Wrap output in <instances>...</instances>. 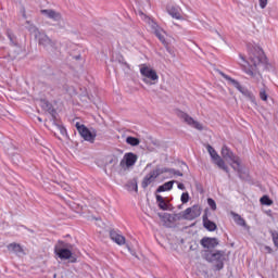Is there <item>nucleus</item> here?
Segmentation results:
<instances>
[{"label": "nucleus", "instance_id": "nucleus-1", "mask_svg": "<svg viewBox=\"0 0 278 278\" xmlns=\"http://www.w3.org/2000/svg\"><path fill=\"white\" fill-rule=\"evenodd\" d=\"M248 51L249 62H247L242 54L239 55L242 62H245L247 64L242 66V71L245 75L252 77L256 84H260L262 74L260 73V70H257V66H260V64H266V54H264V50L257 45L248 46Z\"/></svg>", "mask_w": 278, "mask_h": 278}, {"label": "nucleus", "instance_id": "nucleus-2", "mask_svg": "<svg viewBox=\"0 0 278 278\" xmlns=\"http://www.w3.org/2000/svg\"><path fill=\"white\" fill-rule=\"evenodd\" d=\"M73 245L71 243H66L64 241H58L54 245V255L59 257V260H73Z\"/></svg>", "mask_w": 278, "mask_h": 278}, {"label": "nucleus", "instance_id": "nucleus-3", "mask_svg": "<svg viewBox=\"0 0 278 278\" xmlns=\"http://www.w3.org/2000/svg\"><path fill=\"white\" fill-rule=\"evenodd\" d=\"M222 157L223 160H226V162H230L231 168L233 170H237V173H240V156L236 155L231 149L227 146H223L222 148Z\"/></svg>", "mask_w": 278, "mask_h": 278}, {"label": "nucleus", "instance_id": "nucleus-4", "mask_svg": "<svg viewBox=\"0 0 278 278\" xmlns=\"http://www.w3.org/2000/svg\"><path fill=\"white\" fill-rule=\"evenodd\" d=\"M206 262L215 264V270L225 268V251L217 250L216 252H207L205 254Z\"/></svg>", "mask_w": 278, "mask_h": 278}, {"label": "nucleus", "instance_id": "nucleus-5", "mask_svg": "<svg viewBox=\"0 0 278 278\" xmlns=\"http://www.w3.org/2000/svg\"><path fill=\"white\" fill-rule=\"evenodd\" d=\"M206 150L208 152V155H211V160H212L213 164H215L216 166H218V168H220L222 170L227 173V175H229V167L225 163V160H223V157H220V155H218V152H216L214 147H212L211 144H207Z\"/></svg>", "mask_w": 278, "mask_h": 278}, {"label": "nucleus", "instance_id": "nucleus-6", "mask_svg": "<svg viewBox=\"0 0 278 278\" xmlns=\"http://www.w3.org/2000/svg\"><path fill=\"white\" fill-rule=\"evenodd\" d=\"M139 68H140V75L144 77L142 79L144 84H153V83H149V79L150 81H159L160 76H157V72H155V70L149 67V65L147 64L139 65Z\"/></svg>", "mask_w": 278, "mask_h": 278}, {"label": "nucleus", "instance_id": "nucleus-7", "mask_svg": "<svg viewBox=\"0 0 278 278\" xmlns=\"http://www.w3.org/2000/svg\"><path fill=\"white\" fill-rule=\"evenodd\" d=\"M75 126L78 134L81 136V138L86 142H90L91 144H93L94 140H97V134L90 131V129H88L86 125L80 124L79 122H77Z\"/></svg>", "mask_w": 278, "mask_h": 278}, {"label": "nucleus", "instance_id": "nucleus-8", "mask_svg": "<svg viewBox=\"0 0 278 278\" xmlns=\"http://www.w3.org/2000/svg\"><path fill=\"white\" fill-rule=\"evenodd\" d=\"M168 168H156L151 170L142 180L141 182V188H149V186H151V184H153V181H155V179H157V177H160V175L167 173Z\"/></svg>", "mask_w": 278, "mask_h": 278}, {"label": "nucleus", "instance_id": "nucleus-9", "mask_svg": "<svg viewBox=\"0 0 278 278\" xmlns=\"http://www.w3.org/2000/svg\"><path fill=\"white\" fill-rule=\"evenodd\" d=\"M202 208L199 206V204H194L191 207H188L182 213V218L185 220H194L195 218H199L201 216Z\"/></svg>", "mask_w": 278, "mask_h": 278}, {"label": "nucleus", "instance_id": "nucleus-10", "mask_svg": "<svg viewBox=\"0 0 278 278\" xmlns=\"http://www.w3.org/2000/svg\"><path fill=\"white\" fill-rule=\"evenodd\" d=\"M219 75L226 79V81H228V84H230L231 86H233V88H236L237 90H239V92H241V94H249V89L242 87V85H240V81L231 78V76L220 72Z\"/></svg>", "mask_w": 278, "mask_h": 278}, {"label": "nucleus", "instance_id": "nucleus-11", "mask_svg": "<svg viewBox=\"0 0 278 278\" xmlns=\"http://www.w3.org/2000/svg\"><path fill=\"white\" fill-rule=\"evenodd\" d=\"M138 162V155H136L132 152H128L124 155V160L121 161L119 165L122 168H131V166H135L136 163Z\"/></svg>", "mask_w": 278, "mask_h": 278}, {"label": "nucleus", "instance_id": "nucleus-12", "mask_svg": "<svg viewBox=\"0 0 278 278\" xmlns=\"http://www.w3.org/2000/svg\"><path fill=\"white\" fill-rule=\"evenodd\" d=\"M179 117L184 119V122L187 123L189 127H193V129H198V131H203V125L198 121H194V118L188 115V113H180Z\"/></svg>", "mask_w": 278, "mask_h": 278}, {"label": "nucleus", "instance_id": "nucleus-13", "mask_svg": "<svg viewBox=\"0 0 278 278\" xmlns=\"http://www.w3.org/2000/svg\"><path fill=\"white\" fill-rule=\"evenodd\" d=\"M151 27L156 36V38H159L160 42H162V45H164V47H168V41H166V31H164V29H162V27H160L157 25V23L152 22Z\"/></svg>", "mask_w": 278, "mask_h": 278}, {"label": "nucleus", "instance_id": "nucleus-14", "mask_svg": "<svg viewBox=\"0 0 278 278\" xmlns=\"http://www.w3.org/2000/svg\"><path fill=\"white\" fill-rule=\"evenodd\" d=\"M201 247L203 249H216L218 245V239L217 238H211V237H204L200 240Z\"/></svg>", "mask_w": 278, "mask_h": 278}, {"label": "nucleus", "instance_id": "nucleus-15", "mask_svg": "<svg viewBox=\"0 0 278 278\" xmlns=\"http://www.w3.org/2000/svg\"><path fill=\"white\" fill-rule=\"evenodd\" d=\"M35 38L38 40V45H41L42 47H55V42H53V40H51L45 33H39Z\"/></svg>", "mask_w": 278, "mask_h": 278}, {"label": "nucleus", "instance_id": "nucleus-16", "mask_svg": "<svg viewBox=\"0 0 278 278\" xmlns=\"http://www.w3.org/2000/svg\"><path fill=\"white\" fill-rule=\"evenodd\" d=\"M166 10L167 14H169L172 18H176V21H181V8L175 4H168Z\"/></svg>", "mask_w": 278, "mask_h": 278}, {"label": "nucleus", "instance_id": "nucleus-17", "mask_svg": "<svg viewBox=\"0 0 278 278\" xmlns=\"http://www.w3.org/2000/svg\"><path fill=\"white\" fill-rule=\"evenodd\" d=\"M41 14H45L47 18H51V21H55L56 23L62 21V14L52 9H43L41 10Z\"/></svg>", "mask_w": 278, "mask_h": 278}, {"label": "nucleus", "instance_id": "nucleus-18", "mask_svg": "<svg viewBox=\"0 0 278 278\" xmlns=\"http://www.w3.org/2000/svg\"><path fill=\"white\" fill-rule=\"evenodd\" d=\"M203 226L207 231H216V223L210 220L207 217V211L204 212V215L202 216Z\"/></svg>", "mask_w": 278, "mask_h": 278}, {"label": "nucleus", "instance_id": "nucleus-19", "mask_svg": "<svg viewBox=\"0 0 278 278\" xmlns=\"http://www.w3.org/2000/svg\"><path fill=\"white\" fill-rule=\"evenodd\" d=\"M110 238L111 240H113V242H115L119 247H123V244H125V238L123 237V235L118 233V231L116 230L110 231Z\"/></svg>", "mask_w": 278, "mask_h": 278}, {"label": "nucleus", "instance_id": "nucleus-20", "mask_svg": "<svg viewBox=\"0 0 278 278\" xmlns=\"http://www.w3.org/2000/svg\"><path fill=\"white\" fill-rule=\"evenodd\" d=\"M8 251H10L11 253H15L16 255L21 254V253H25V251L23 250V247H21V244L18 243H10L7 247Z\"/></svg>", "mask_w": 278, "mask_h": 278}, {"label": "nucleus", "instance_id": "nucleus-21", "mask_svg": "<svg viewBox=\"0 0 278 278\" xmlns=\"http://www.w3.org/2000/svg\"><path fill=\"white\" fill-rule=\"evenodd\" d=\"M174 184H175V180L167 181V182L161 185L156 189V192H168V190H173Z\"/></svg>", "mask_w": 278, "mask_h": 278}, {"label": "nucleus", "instance_id": "nucleus-22", "mask_svg": "<svg viewBox=\"0 0 278 278\" xmlns=\"http://www.w3.org/2000/svg\"><path fill=\"white\" fill-rule=\"evenodd\" d=\"M45 105H46L47 112H49L50 115L52 116V119L55 121L58 118V111H55V109L53 108V104L46 101Z\"/></svg>", "mask_w": 278, "mask_h": 278}, {"label": "nucleus", "instance_id": "nucleus-23", "mask_svg": "<svg viewBox=\"0 0 278 278\" xmlns=\"http://www.w3.org/2000/svg\"><path fill=\"white\" fill-rule=\"evenodd\" d=\"M232 218L239 227H247V222L238 213H232Z\"/></svg>", "mask_w": 278, "mask_h": 278}, {"label": "nucleus", "instance_id": "nucleus-24", "mask_svg": "<svg viewBox=\"0 0 278 278\" xmlns=\"http://www.w3.org/2000/svg\"><path fill=\"white\" fill-rule=\"evenodd\" d=\"M27 25H29L27 27L29 34H31L33 36H35V38H38L39 34H40V30L38 29V27H36V25L34 24H30L29 21L26 22Z\"/></svg>", "mask_w": 278, "mask_h": 278}, {"label": "nucleus", "instance_id": "nucleus-25", "mask_svg": "<svg viewBox=\"0 0 278 278\" xmlns=\"http://www.w3.org/2000/svg\"><path fill=\"white\" fill-rule=\"evenodd\" d=\"M8 38L12 47H16L17 49H21V45H18V39H16V36H14V34L8 33Z\"/></svg>", "mask_w": 278, "mask_h": 278}, {"label": "nucleus", "instance_id": "nucleus-26", "mask_svg": "<svg viewBox=\"0 0 278 278\" xmlns=\"http://www.w3.org/2000/svg\"><path fill=\"white\" fill-rule=\"evenodd\" d=\"M126 142L127 144H130V147H138V144H140V139L136 137H127Z\"/></svg>", "mask_w": 278, "mask_h": 278}, {"label": "nucleus", "instance_id": "nucleus-27", "mask_svg": "<svg viewBox=\"0 0 278 278\" xmlns=\"http://www.w3.org/2000/svg\"><path fill=\"white\" fill-rule=\"evenodd\" d=\"M260 201L262 205H270L273 203L268 195H263Z\"/></svg>", "mask_w": 278, "mask_h": 278}, {"label": "nucleus", "instance_id": "nucleus-28", "mask_svg": "<svg viewBox=\"0 0 278 278\" xmlns=\"http://www.w3.org/2000/svg\"><path fill=\"white\" fill-rule=\"evenodd\" d=\"M260 99L262 101H268V93H266V89L265 88L260 90Z\"/></svg>", "mask_w": 278, "mask_h": 278}, {"label": "nucleus", "instance_id": "nucleus-29", "mask_svg": "<svg viewBox=\"0 0 278 278\" xmlns=\"http://www.w3.org/2000/svg\"><path fill=\"white\" fill-rule=\"evenodd\" d=\"M181 203L186 204L188 201H190V193L184 192L180 198Z\"/></svg>", "mask_w": 278, "mask_h": 278}, {"label": "nucleus", "instance_id": "nucleus-30", "mask_svg": "<svg viewBox=\"0 0 278 278\" xmlns=\"http://www.w3.org/2000/svg\"><path fill=\"white\" fill-rule=\"evenodd\" d=\"M207 204L211 207V210H213V212H216V201H214V199L208 198L207 199Z\"/></svg>", "mask_w": 278, "mask_h": 278}, {"label": "nucleus", "instance_id": "nucleus-31", "mask_svg": "<svg viewBox=\"0 0 278 278\" xmlns=\"http://www.w3.org/2000/svg\"><path fill=\"white\" fill-rule=\"evenodd\" d=\"M159 207L160 210H163V212L168 211V203H166L165 200H163L162 202H159Z\"/></svg>", "mask_w": 278, "mask_h": 278}, {"label": "nucleus", "instance_id": "nucleus-32", "mask_svg": "<svg viewBox=\"0 0 278 278\" xmlns=\"http://www.w3.org/2000/svg\"><path fill=\"white\" fill-rule=\"evenodd\" d=\"M270 233H271V238L275 247L278 248V231H270Z\"/></svg>", "mask_w": 278, "mask_h": 278}, {"label": "nucleus", "instance_id": "nucleus-33", "mask_svg": "<svg viewBox=\"0 0 278 278\" xmlns=\"http://www.w3.org/2000/svg\"><path fill=\"white\" fill-rule=\"evenodd\" d=\"M166 173H172L173 175H177L178 177H184V174L180 170L167 168Z\"/></svg>", "mask_w": 278, "mask_h": 278}, {"label": "nucleus", "instance_id": "nucleus-34", "mask_svg": "<svg viewBox=\"0 0 278 278\" xmlns=\"http://www.w3.org/2000/svg\"><path fill=\"white\" fill-rule=\"evenodd\" d=\"M261 10H265L266 5H268V0H258Z\"/></svg>", "mask_w": 278, "mask_h": 278}, {"label": "nucleus", "instance_id": "nucleus-35", "mask_svg": "<svg viewBox=\"0 0 278 278\" xmlns=\"http://www.w3.org/2000/svg\"><path fill=\"white\" fill-rule=\"evenodd\" d=\"M60 131L62 136H66V128H64L63 126L60 127Z\"/></svg>", "mask_w": 278, "mask_h": 278}, {"label": "nucleus", "instance_id": "nucleus-36", "mask_svg": "<svg viewBox=\"0 0 278 278\" xmlns=\"http://www.w3.org/2000/svg\"><path fill=\"white\" fill-rule=\"evenodd\" d=\"M178 190H186V185L179 182L178 184Z\"/></svg>", "mask_w": 278, "mask_h": 278}, {"label": "nucleus", "instance_id": "nucleus-37", "mask_svg": "<svg viewBox=\"0 0 278 278\" xmlns=\"http://www.w3.org/2000/svg\"><path fill=\"white\" fill-rule=\"evenodd\" d=\"M164 201V198L162 195H156V202L162 203Z\"/></svg>", "mask_w": 278, "mask_h": 278}, {"label": "nucleus", "instance_id": "nucleus-38", "mask_svg": "<svg viewBox=\"0 0 278 278\" xmlns=\"http://www.w3.org/2000/svg\"><path fill=\"white\" fill-rule=\"evenodd\" d=\"M265 251H267V253H273V249L268 245L265 247Z\"/></svg>", "mask_w": 278, "mask_h": 278}, {"label": "nucleus", "instance_id": "nucleus-39", "mask_svg": "<svg viewBox=\"0 0 278 278\" xmlns=\"http://www.w3.org/2000/svg\"><path fill=\"white\" fill-rule=\"evenodd\" d=\"M165 49H166V51H167L168 53H172L170 48L168 47V42H167V47H165Z\"/></svg>", "mask_w": 278, "mask_h": 278}, {"label": "nucleus", "instance_id": "nucleus-40", "mask_svg": "<svg viewBox=\"0 0 278 278\" xmlns=\"http://www.w3.org/2000/svg\"><path fill=\"white\" fill-rule=\"evenodd\" d=\"M123 64H124L125 66H129V64H127V62H123Z\"/></svg>", "mask_w": 278, "mask_h": 278}, {"label": "nucleus", "instance_id": "nucleus-41", "mask_svg": "<svg viewBox=\"0 0 278 278\" xmlns=\"http://www.w3.org/2000/svg\"><path fill=\"white\" fill-rule=\"evenodd\" d=\"M38 122H39V123H42V118L38 117Z\"/></svg>", "mask_w": 278, "mask_h": 278}, {"label": "nucleus", "instance_id": "nucleus-42", "mask_svg": "<svg viewBox=\"0 0 278 278\" xmlns=\"http://www.w3.org/2000/svg\"><path fill=\"white\" fill-rule=\"evenodd\" d=\"M75 262H77V258L72 260V263H75Z\"/></svg>", "mask_w": 278, "mask_h": 278}, {"label": "nucleus", "instance_id": "nucleus-43", "mask_svg": "<svg viewBox=\"0 0 278 278\" xmlns=\"http://www.w3.org/2000/svg\"><path fill=\"white\" fill-rule=\"evenodd\" d=\"M28 231H30V233H34V230H31V229H28Z\"/></svg>", "mask_w": 278, "mask_h": 278}, {"label": "nucleus", "instance_id": "nucleus-44", "mask_svg": "<svg viewBox=\"0 0 278 278\" xmlns=\"http://www.w3.org/2000/svg\"><path fill=\"white\" fill-rule=\"evenodd\" d=\"M56 277H58V275L54 274L53 278H56Z\"/></svg>", "mask_w": 278, "mask_h": 278}]
</instances>
